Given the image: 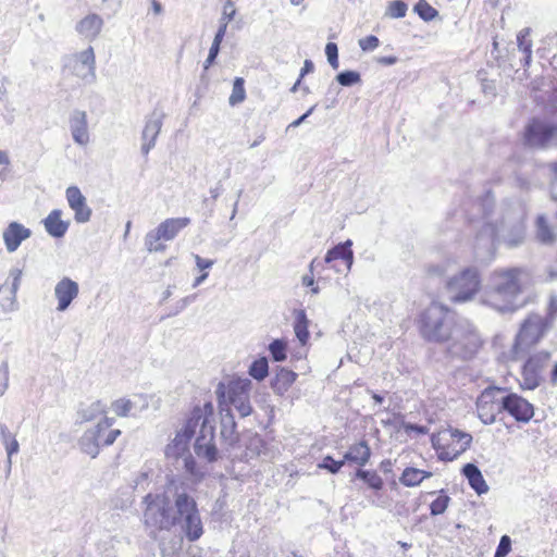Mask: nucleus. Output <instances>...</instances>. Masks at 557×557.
<instances>
[{"mask_svg": "<svg viewBox=\"0 0 557 557\" xmlns=\"http://www.w3.org/2000/svg\"><path fill=\"white\" fill-rule=\"evenodd\" d=\"M202 413L198 406L193 408L182 429L176 432L174 440L166 446L168 457L178 458L188 453L189 443L199 426V433L194 444L195 454L208 462L218 460L219 450L214 443V426L208 423Z\"/></svg>", "mask_w": 557, "mask_h": 557, "instance_id": "1", "label": "nucleus"}, {"mask_svg": "<svg viewBox=\"0 0 557 557\" xmlns=\"http://www.w3.org/2000/svg\"><path fill=\"white\" fill-rule=\"evenodd\" d=\"M522 268H510L495 271L492 287L486 294V302L500 312L515 311L516 297L521 293L520 275Z\"/></svg>", "mask_w": 557, "mask_h": 557, "instance_id": "2", "label": "nucleus"}, {"mask_svg": "<svg viewBox=\"0 0 557 557\" xmlns=\"http://www.w3.org/2000/svg\"><path fill=\"white\" fill-rule=\"evenodd\" d=\"M446 344L445 354L449 359L469 361L479 352L483 339L474 324L467 318L460 317L456 320Z\"/></svg>", "mask_w": 557, "mask_h": 557, "instance_id": "3", "label": "nucleus"}, {"mask_svg": "<svg viewBox=\"0 0 557 557\" xmlns=\"http://www.w3.org/2000/svg\"><path fill=\"white\" fill-rule=\"evenodd\" d=\"M458 318L446 306L432 302L420 315L421 336L431 343H446Z\"/></svg>", "mask_w": 557, "mask_h": 557, "instance_id": "4", "label": "nucleus"}, {"mask_svg": "<svg viewBox=\"0 0 557 557\" xmlns=\"http://www.w3.org/2000/svg\"><path fill=\"white\" fill-rule=\"evenodd\" d=\"M144 524L149 535L157 536L159 531H170L176 525L173 499L166 493H149L144 497Z\"/></svg>", "mask_w": 557, "mask_h": 557, "instance_id": "5", "label": "nucleus"}, {"mask_svg": "<svg viewBox=\"0 0 557 557\" xmlns=\"http://www.w3.org/2000/svg\"><path fill=\"white\" fill-rule=\"evenodd\" d=\"M173 503L176 524L189 542H196L203 534V524L195 498L184 488L175 487Z\"/></svg>", "mask_w": 557, "mask_h": 557, "instance_id": "6", "label": "nucleus"}, {"mask_svg": "<svg viewBox=\"0 0 557 557\" xmlns=\"http://www.w3.org/2000/svg\"><path fill=\"white\" fill-rule=\"evenodd\" d=\"M251 381L249 379L232 380L227 385L220 382L216 386L215 394L221 408L224 406H233L240 418H246L252 413V406L249 400V392Z\"/></svg>", "mask_w": 557, "mask_h": 557, "instance_id": "7", "label": "nucleus"}, {"mask_svg": "<svg viewBox=\"0 0 557 557\" xmlns=\"http://www.w3.org/2000/svg\"><path fill=\"white\" fill-rule=\"evenodd\" d=\"M550 324L547 319L540 314H530L521 324L516 335L515 343L510 350V358L518 360L528 352V350L540 343L548 331Z\"/></svg>", "mask_w": 557, "mask_h": 557, "instance_id": "8", "label": "nucleus"}, {"mask_svg": "<svg viewBox=\"0 0 557 557\" xmlns=\"http://www.w3.org/2000/svg\"><path fill=\"white\" fill-rule=\"evenodd\" d=\"M481 275L476 267H467L446 282L453 302L471 300L480 290Z\"/></svg>", "mask_w": 557, "mask_h": 557, "instance_id": "9", "label": "nucleus"}, {"mask_svg": "<svg viewBox=\"0 0 557 557\" xmlns=\"http://www.w3.org/2000/svg\"><path fill=\"white\" fill-rule=\"evenodd\" d=\"M114 421V418L104 417L95 428L85 431L78 443L82 451L91 458H96L101 447L112 445L121 434V431H108L106 438H102V432L111 428Z\"/></svg>", "mask_w": 557, "mask_h": 557, "instance_id": "10", "label": "nucleus"}, {"mask_svg": "<svg viewBox=\"0 0 557 557\" xmlns=\"http://www.w3.org/2000/svg\"><path fill=\"white\" fill-rule=\"evenodd\" d=\"M523 143L533 149H545L550 145L557 146V123L532 117L524 126Z\"/></svg>", "mask_w": 557, "mask_h": 557, "instance_id": "11", "label": "nucleus"}, {"mask_svg": "<svg viewBox=\"0 0 557 557\" xmlns=\"http://www.w3.org/2000/svg\"><path fill=\"white\" fill-rule=\"evenodd\" d=\"M189 218H171L149 231L145 236V247L149 252L164 251L166 246L160 240H172L177 234L188 226Z\"/></svg>", "mask_w": 557, "mask_h": 557, "instance_id": "12", "label": "nucleus"}, {"mask_svg": "<svg viewBox=\"0 0 557 557\" xmlns=\"http://www.w3.org/2000/svg\"><path fill=\"white\" fill-rule=\"evenodd\" d=\"M550 359V352L546 350L531 355L522 366L520 386L523 389L533 391L542 383V372Z\"/></svg>", "mask_w": 557, "mask_h": 557, "instance_id": "13", "label": "nucleus"}, {"mask_svg": "<svg viewBox=\"0 0 557 557\" xmlns=\"http://www.w3.org/2000/svg\"><path fill=\"white\" fill-rule=\"evenodd\" d=\"M497 228L491 222H484L475 235L473 244L474 258L480 262H488L496 250Z\"/></svg>", "mask_w": 557, "mask_h": 557, "instance_id": "14", "label": "nucleus"}, {"mask_svg": "<svg viewBox=\"0 0 557 557\" xmlns=\"http://www.w3.org/2000/svg\"><path fill=\"white\" fill-rule=\"evenodd\" d=\"M498 411L508 412L516 421L527 423L534 416L533 405L516 393H509L498 401Z\"/></svg>", "mask_w": 557, "mask_h": 557, "instance_id": "15", "label": "nucleus"}, {"mask_svg": "<svg viewBox=\"0 0 557 557\" xmlns=\"http://www.w3.org/2000/svg\"><path fill=\"white\" fill-rule=\"evenodd\" d=\"M165 113L160 108H154L153 111L146 117L145 126L141 133V153L147 156L149 151L156 146L158 135L161 132Z\"/></svg>", "mask_w": 557, "mask_h": 557, "instance_id": "16", "label": "nucleus"}, {"mask_svg": "<svg viewBox=\"0 0 557 557\" xmlns=\"http://www.w3.org/2000/svg\"><path fill=\"white\" fill-rule=\"evenodd\" d=\"M78 293L79 286L75 281L66 276L61 278L54 286V296L58 300L57 310L60 312L67 310Z\"/></svg>", "mask_w": 557, "mask_h": 557, "instance_id": "17", "label": "nucleus"}, {"mask_svg": "<svg viewBox=\"0 0 557 557\" xmlns=\"http://www.w3.org/2000/svg\"><path fill=\"white\" fill-rule=\"evenodd\" d=\"M351 245L352 242L350 239H347L344 243H339L338 245H336L326 252L324 257V262L332 263L334 261L341 260L342 264L344 265V269L334 265L336 271H349L354 262V252L351 250Z\"/></svg>", "mask_w": 557, "mask_h": 557, "instance_id": "18", "label": "nucleus"}, {"mask_svg": "<svg viewBox=\"0 0 557 557\" xmlns=\"http://www.w3.org/2000/svg\"><path fill=\"white\" fill-rule=\"evenodd\" d=\"M494 391L485 389L476 401L478 417L485 425L493 424L496 421V411H498V401L493 397Z\"/></svg>", "mask_w": 557, "mask_h": 557, "instance_id": "19", "label": "nucleus"}, {"mask_svg": "<svg viewBox=\"0 0 557 557\" xmlns=\"http://www.w3.org/2000/svg\"><path fill=\"white\" fill-rule=\"evenodd\" d=\"M32 231L18 222H10L3 231V242L9 252H14L23 240L29 238Z\"/></svg>", "mask_w": 557, "mask_h": 557, "instance_id": "20", "label": "nucleus"}, {"mask_svg": "<svg viewBox=\"0 0 557 557\" xmlns=\"http://www.w3.org/2000/svg\"><path fill=\"white\" fill-rule=\"evenodd\" d=\"M297 376L296 372L287 368L276 367L274 375L270 381V386L274 394L283 396L295 383Z\"/></svg>", "mask_w": 557, "mask_h": 557, "instance_id": "21", "label": "nucleus"}, {"mask_svg": "<svg viewBox=\"0 0 557 557\" xmlns=\"http://www.w3.org/2000/svg\"><path fill=\"white\" fill-rule=\"evenodd\" d=\"M70 128L74 141L81 146H85L89 141V134L87 129V115L86 112L76 110L70 119Z\"/></svg>", "mask_w": 557, "mask_h": 557, "instance_id": "22", "label": "nucleus"}, {"mask_svg": "<svg viewBox=\"0 0 557 557\" xmlns=\"http://www.w3.org/2000/svg\"><path fill=\"white\" fill-rule=\"evenodd\" d=\"M221 437L228 446H235L239 441L235 418L230 408H221Z\"/></svg>", "mask_w": 557, "mask_h": 557, "instance_id": "23", "label": "nucleus"}, {"mask_svg": "<svg viewBox=\"0 0 557 557\" xmlns=\"http://www.w3.org/2000/svg\"><path fill=\"white\" fill-rule=\"evenodd\" d=\"M461 473L468 480L470 487L478 495H482L488 492V485L476 465L471 462L466 463L461 469Z\"/></svg>", "mask_w": 557, "mask_h": 557, "instance_id": "24", "label": "nucleus"}, {"mask_svg": "<svg viewBox=\"0 0 557 557\" xmlns=\"http://www.w3.org/2000/svg\"><path fill=\"white\" fill-rule=\"evenodd\" d=\"M103 26V20L96 13L88 14L76 25V32L87 39H95Z\"/></svg>", "mask_w": 557, "mask_h": 557, "instance_id": "25", "label": "nucleus"}, {"mask_svg": "<svg viewBox=\"0 0 557 557\" xmlns=\"http://www.w3.org/2000/svg\"><path fill=\"white\" fill-rule=\"evenodd\" d=\"M61 210L54 209L42 221L46 232L54 238L63 237L70 225L69 222L61 220Z\"/></svg>", "mask_w": 557, "mask_h": 557, "instance_id": "26", "label": "nucleus"}, {"mask_svg": "<svg viewBox=\"0 0 557 557\" xmlns=\"http://www.w3.org/2000/svg\"><path fill=\"white\" fill-rule=\"evenodd\" d=\"M370 457L371 449L367 441H361L349 447V449L344 454V461L355 462L363 467L367 465Z\"/></svg>", "mask_w": 557, "mask_h": 557, "instance_id": "27", "label": "nucleus"}, {"mask_svg": "<svg viewBox=\"0 0 557 557\" xmlns=\"http://www.w3.org/2000/svg\"><path fill=\"white\" fill-rule=\"evenodd\" d=\"M22 275L23 272L21 269H12L10 271V277L12 278L11 287L9 289L10 296L1 305L5 312H13L18 308L16 294L21 285Z\"/></svg>", "mask_w": 557, "mask_h": 557, "instance_id": "28", "label": "nucleus"}, {"mask_svg": "<svg viewBox=\"0 0 557 557\" xmlns=\"http://www.w3.org/2000/svg\"><path fill=\"white\" fill-rule=\"evenodd\" d=\"M295 321H294V331L298 341L305 345L309 339V320L305 310L299 309L294 311Z\"/></svg>", "mask_w": 557, "mask_h": 557, "instance_id": "29", "label": "nucleus"}, {"mask_svg": "<svg viewBox=\"0 0 557 557\" xmlns=\"http://www.w3.org/2000/svg\"><path fill=\"white\" fill-rule=\"evenodd\" d=\"M431 472L422 471L417 468H406L399 478V481L405 486H417L419 485L425 478L431 476Z\"/></svg>", "mask_w": 557, "mask_h": 557, "instance_id": "30", "label": "nucleus"}, {"mask_svg": "<svg viewBox=\"0 0 557 557\" xmlns=\"http://www.w3.org/2000/svg\"><path fill=\"white\" fill-rule=\"evenodd\" d=\"M443 435H448L449 440L460 445L458 453H465L471 446L473 440L470 433L453 428L444 430Z\"/></svg>", "mask_w": 557, "mask_h": 557, "instance_id": "31", "label": "nucleus"}, {"mask_svg": "<svg viewBox=\"0 0 557 557\" xmlns=\"http://www.w3.org/2000/svg\"><path fill=\"white\" fill-rule=\"evenodd\" d=\"M249 375L258 382H262L269 375V362L267 357H261L251 362L248 369Z\"/></svg>", "mask_w": 557, "mask_h": 557, "instance_id": "32", "label": "nucleus"}, {"mask_svg": "<svg viewBox=\"0 0 557 557\" xmlns=\"http://www.w3.org/2000/svg\"><path fill=\"white\" fill-rule=\"evenodd\" d=\"M355 476L362 480L372 490L380 491L383 488V480L375 471L358 469Z\"/></svg>", "mask_w": 557, "mask_h": 557, "instance_id": "33", "label": "nucleus"}, {"mask_svg": "<svg viewBox=\"0 0 557 557\" xmlns=\"http://www.w3.org/2000/svg\"><path fill=\"white\" fill-rule=\"evenodd\" d=\"M536 237L543 244H550L555 238L553 231L543 215H540L536 219Z\"/></svg>", "mask_w": 557, "mask_h": 557, "instance_id": "34", "label": "nucleus"}, {"mask_svg": "<svg viewBox=\"0 0 557 557\" xmlns=\"http://www.w3.org/2000/svg\"><path fill=\"white\" fill-rule=\"evenodd\" d=\"M413 11L424 22H431L438 15V11L429 4L426 0H419L413 7Z\"/></svg>", "mask_w": 557, "mask_h": 557, "instance_id": "35", "label": "nucleus"}, {"mask_svg": "<svg viewBox=\"0 0 557 557\" xmlns=\"http://www.w3.org/2000/svg\"><path fill=\"white\" fill-rule=\"evenodd\" d=\"M106 412V405H103L100 400L94 401L87 408H82L78 411L82 421L88 422L96 419L98 416Z\"/></svg>", "mask_w": 557, "mask_h": 557, "instance_id": "36", "label": "nucleus"}, {"mask_svg": "<svg viewBox=\"0 0 557 557\" xmlns=\"http://www.w3.org/2000/svg\"><path fill=\"white\" fill-rule=\"evenodd\" d=\"M271 357L276 362H282L287 358V343L284 339H273L269 345Z\"/></svg>", "mask_w": 557, "mask_h": 557, "instance_id": "37", "label": "nucleus"}, {"mask_svg": "<svg viewBox=\"0 0 557 557\" xmlns=\"http://www.w3.org/2000/svg\"><path fill=\"white\" fill-rule=\"evenodd\" d=\"M245 81L242 77H236L233 83L232 94L228 98L231 106H236L243 102L246 98Z\"/></svg>", "mask_w": 557, "mask_h": 557, "instance_id": "38", "label": "nucleus"}, {"mask_svg": "<svg viewBox=\"0 0 557 557\" xmlns=\"http://www.w3.org/2000/svg\"><path fill=\"white\" fill-rule=\"evenodd\" d=\"M335 79L343 87H351L361 82V75L357 71L346 70L339 72Z\"/></svg>", "mask_w": 557, "mask_h": 557, "instance_id": "39", "label": "nucleus"}, {"mask_svg": "<svg viewBox=\"0 0 557 557\" xmlns=\"http://www.w3.org/2000/svg\"><path fill=\"white\" fill-rule=\"evenodd\" d=\"M407 10L408 5L404 0H394L389 2L385 14L392 18H401Z\"/></svg>", "mask_w": 557, "mask_h": 557, "instance_id": "40", "label": "nucleus"}, {"mask_svg": "<svg viewBox=\"0 0 557 557\" xmlns=\"http://www.w3.org/2000/svg\"><path fill=\"white\" fill-rule=\"evenodd\" d=\"M77 60L88 67L89 73L95 77L96 70V59L92 47H88L87 49L81 51L77 54Z\"/></svg>", "mask_w": 557, "mask_h": 557, "instance_id": "41", "label": "nucleus"}, {"mask_svg": "<svg viewBox=\"0 0 557 557\" xmlns=\"http://www.w3.org/2000/svg\"><path fill=\"white\" fill-rule=\"evenodd\" d=\"M346 461L343 460H335L332 456L327 455L325 456L322 461L318 465V468L324 469L327 472L332 474H336L341 471L342 467L345 465Z\"/></svg>", "mask_w": 557, "mask_h": 557, "instance_id": "42", "label": "nucleus"}, {"mask_svg": "<svg viewBox=\"0 0 557 557\" xmlns=\"http://www.w3.org/2000/svg\"><path fill=\"white\" fill-rule=\"evenodd\" d=\"M494 203L495 200L491 190H486L485 194L480 197L478 206L482 210L483 219H487L490 216L493 211Z\"/></svg>", "mask_w": 557, "mask_h": 557, "instance_id": "43", "label": "nucleus"}, {"mask_svg": "<svg viewBox=\"0 0 557 557\" xmlns=\"http://www.w3.org/2000/svg\"><path fill=\"white\" fill-rule=\"evenodd\" d=\"M65 195L70 208H75V206L86 202L85 196L82 194L81 189L77 186L67 187Z\"/></svg>", "mask_w": 557, "mask_h": 557, "instance_id": "44", "label": "nucleus"}, {"mask_svg": "<svg viewBox=\"0 0 557 557\" xmlns=\"http://www.w3.org/2000/svg\"><path fill=\"white\" fill-rule=\"evenodd\" d=\"M531 29L529 27H525L521 29L517 35V44L520 51L523 53L532 52V40L529 39Z\"/></svg>", "mask_w": 557, "mask_h": 557, "instance_id": "45", "label": "nucleus"}, {"mask_svg": "<svg viewBox=\"0 0 557 557\" xmlns=\"http://www.w3.org/2000/svg\"><path fill=\"white\" fill-rule=\"evenodd\" d=\"M450 502L449 496L440 495L435 498L430 505V513L431 516H438L445 512Z\"/></svg>", "mask_w": 557, "mask_h": 557, "instance_id": "46", "label": "nucleus"}, {"mask_svg": "<svg viewBox=\"0 0 557 557\" xmlns=\"http://www.w3.org/2000/svg\"><path fill=\"white\" fill-rule=\"evenodd\" d=\"M74 211V218L77 223H86L91 218V209L87 206L86 202L75 206V208H71Z\"/></svg>", "mask_w": 557, "mask_h": 557, "instance_id": "47", "label": "nucleus"}, {"mask_svg": "<svg viewBox=\"0 0 557 557\" xmlns=\"http://www.w3.org/2000/svg\"><path fill=\"white\" fill-rule=\"evenodd\" d=\"M132 408L133 403L129 399L120 398L112 403V410L120 417L128 416Z\"/></svg>", "mask_w": 557, "mask_h": 557, "instance_id": "48", "label": "nucleus"}, {"mask_svg": "<svg viewBox=\"0 0 557 557\" xmlns=\"http://www.w3.org/2000/svg\"><path fill=\"white\" fill-rule=\"evenodd\" d=\"M325 54H326L330 65L334 70H337L339 66L337 45L335 42H327L325 46Z\"/></svg>", "mask_w": 557, "mask_h": 557, "instance_id": "49", "label": "nucleus"}, {"mask_svg": "<svg viewBox=\"0 0 557 557\" xmlns=\"http://www.w3.org/2000/svg\"><path fill=\"white\" fill-rule=\"evenodd\" d=\"M511 552V539L509 535H503L494 553V557H506Z\"/></svg>", "mask_w": 557, "mask_h": 557, "instance_id": "50", "label": "nucleus"}, {"mask_svg": "<svg viewBox=\"0 0 557 557\" xmlns=\"http://www.w3.org/2000/svg\"><path fill=\"white\" fill-rule=\"evenodd\" d=\"M235 14H236V9L234 5V2L232 0H226L223 5V11H222L220 22H224L225 24H228V22H231L235 17Z\"/></svg>", "mask_w": 557, "mask_h": 557, "instance_id": "51", "label": "nucleus"}, {"mask_svg": "<svg viewBox=\"0 0 557 557\" xmlns=\"http://www.w3.org/2000/svg\"><path fill=\"white\" fill-rule=\"evenodd\" d=\"M359 47L363 51H372L380 45V39L374 35L366 36L364 38L359 39Z\"/></svg>", "mask_w": 557, "mask_h": 557, "instance_id": "52", "label": "nucleus"}, {"mask_svg": "<svg viewBox=\"0 0 557 557\" xmlns=\"http://www.w3.org/2000/svg\"><path fill=\"white\" fill-rule=\"evenodd\" d=\"M196 297L197 295L194 294V295H189V296H186L182 299H180L176 304H175V307H174V310L172 312H170L168 315L171 317V315H176L178 314L181 311H183L187 306H189L190 304H193L195 300H196Z\"/></svg>", "mask_w": 557, "mask_h": 557, "instance_id": "53", "label": "nucleus"}, {"mask_svg": "<svg viewBox=\"0 0 557 557\" xmlns=\"http://www.w3.org/2000/svg\"><path fill=\"white\" fill-rule=\"evenodd\" d=\"M184 468L187 473L193 476H201L202 474L198 470L197 462L195 458L188 453V455L184 458Z\"/></svg>", "mask_w": 557, "mask_h": 557, "instance_id": "54", "label": "nucleus"}, {"mask_svg": "<svg viewBox=\"0 0 557 557\" xmlns=\"http://www.w3.org/2000/svg\"><path fill=\"white\" fill-rule=\"evenodd\" d=\"M462 453H458V449H450L449 445L438 450V459L442 461H453L457 459Z\"/></svg>", "mask_w": 557, "mask_h": 557, "instance_id": "55", "label": "nucleus"}, {"mask_svg": "<svg viewBox=\"0 0 557 557\" xmlns=\"http://www.w3.org/2000/svg\"><path fill=\"white\" fill-rule=\"evenodd\" d=\"M4 448H5V451L8 455V460H7L8 469L10 470L11 465H12V456L18 453L20 444L16 438H11L10 442H8L4 445Z\"/></svg>", "mask_w": 557, "mask_h": 557, "instance_id": "56", "label": "nucleus"}, {"mask_svg": "<svg viewBox=\"0 0 557 557\" xmlns=\"http://www.w3.org/2000/svg\"><path fill=\"white\" fill-rule=\"evenodd\" d=\"M513 236L506 239V243L509 247H517L523 240V230L521 225H516L513 227Z\"/></svg>", "mask_w": 557, "mask_h": 557, "instance_id": "57", "label": "nucleus"}, {"mask_svg": "<svg viewBox=\"0 0 557 557\" xmlns=\"http://www.w3.org/2000/svg\"><path fill=\"white\" fill-rule=\"evenodd\" d=\"M220 47L212 44L209 50V54L203 63V70L207 71L214 62L220 52Z\"/></svg>", "mask_w": 557, "mask_h": 557, "instance_id": "58", "label": "nucleus"}, {"mask_svg": "<svg viewBox=\"0 0 557 557\" xmlns=\"http://www.w3.org/2000/svg\"><path fill=\"white\" fill-rule=\"evenodd\" d=\"M404 430L407 433L414 432V433H417L419 435H423V434L428 433V428L426 426L420 425V424H414V423H409V422L404 424Z\"/></svg>", "mask_w": 557, "mask_h": 557, "instance_id": "59", "label": "nucleus"}, {"mask_svg": "<svg viewBox=\"0 0 557 557\" xmlns=\"http://www.w3.org/2000/svg\"><path fill=\"white\" fill-rule=\"evenodd\" d=\"M197 268L203 272L207 269H210L214 264V260L203 259L199 255L194 256Z\"/></svg>", "mask_w": 557, "mask_h": 557, "instance_id": "60", "label": "nucleus"}, {"mask_svg": "<svg viewBox=\"0 0 557 557\" xmlns=\"http://www.w3.org/2000/svg\"><path fill=\"white\" fill-rule=\"evenodd\" d=\"M226 29H227V24H225L224 22H220L219 28L215 33L212 44L221 46V42L223 41V38L226 34Z\"/></svg>", "mask_w": 557, "mask_h": 557, "instance_id": "61", "label": "nucleus"}, {"mask_svg": "<svg viewBox=\"0 0 557 557\" xmlns=\"http://www.w3.org/2000/svg\"><path fill=\"white\" fill-rule=\"evenodd\" d=\"M556 317H557V299L555 297H552L550 301H549L547 317H545L544 319H547L549 324H552Z\"/></svg>", "mask_w": 557, "mask_h": 557, "instance_id": "62", "label": "nucleus"}, {"mask_svg": "<svg viewBox=\"0 0 557 557\" xmlns=\"http://www.w3.org/2000/svg\"><path fill=\"white\" fill-rule=\"evenodd\" d=\"M0 437L2 444L5 445L11 438H15V435L10 432L9 428L4 423H0Z\"/></svg>", "mask_w": 557, "mask_h": 557, "instance_id": "63", "label": "nucleus"}, {"mask_svg": "<svg viewBox=\"0 0 557 557\" xmlns=\"http://www.w3.org/2000/svg\"><path fill=\"white\" fill-rule=\"evenodd\" d=\"M515 182H516V186L522 190H529L531 187L530 181L520 174H516Z\"/></svg>", "mask_w": 557, "mask_h": 557, "instance_id": "64", "label": "nucleus"}]
</instances>
